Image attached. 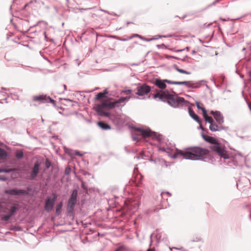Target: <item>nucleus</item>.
Instances as JSON below:
<instances>
[{
  "label": "nucleus",
  "instance_id": "nucleus-1",
  "mask_svg": "<svg viewBox=\"0 0 251 251\" xmlns=\"http://www.w3.org/2000/svg\"><path fill=\"white\" fill-rule=\"evenodd\" d=\"M209 153V151L208 149L194 147L185 151L176 149L175 152L173 154L169 153L168 155L173 158L180 157L185 159L199 160L203 159V157Z\"/></svg>",
  "mask_w": 251,
  "mask_h": 251
},
{
  "label": "nucleus",
  "instance_id": "nucleus-2",
  "mask_svg": "<svg viewBox=\"0 0 251 251\" xmlns=\"http://www.w3.org/2000/svg\"><path fill=\"white\" fill-rule=\"evenodd\" d=\"M161 94L157 93L155 94L153 98L155 99L158 98L159 100L164 102H167L170 106L177 108L183 103H185L187 101L183 97H180L174 91L171 93L169 91L166 90L161 91Z\"/></svg>",
  "mask_w": 251,
  "mask_h": 251
},
{
  "label": "nucleus",
  "instance_id": "nucleus-3",
  "mask_svg": "<svg viewBox=\"0 0 251 251\" xmlns=\"http://www.w3.org/2000/svg\"><path fill=\"white\" fill-rule=\"evenodd\" d=\"M209 149L212 152L219 156L221 159L223 158L225 160L224 165L233 168L238 165L237 161L235 160L236 155L235 156H230L225 147L219 143V141L214 145H210Z\"/></svg>",
  "mask_w": 251,
  "mask_h": 251
},
{
  "label": "nucleus",
  "instance_id": "nucleus-4",
  "mask_svg": "<svg viewBox=\"0 0 251 251\" xmlns=\"http://www.w3.org/2000/svg\"><path fill=\"white\" fill-rule=\"evenodd\" d=\"M133 128L136 131L141 133V135L144 137H151L153 139L157 140L159 142H160L161 138L160 137V135H158L155 132L152 131L149 128L143 129L141 127H134Z\"/></svg>",
  "mask_w": 251,
  "mask_h": 251
},
{
  "label": "nucleus",
  "instance_id": "nucleus-5",
  "mask_svg": "<svg viewBox=\"0 0 251 251\" xmlns=\"http://www.w3.org/2000/svg\"><path fill=\"white\" fill-rule=\"evenodd\" d=\"M78 191L75 189L72 191L70 197L67 203V211L70 213L73 212L76 203Z\"/></svg>",
  "mask_w": 251,
  "mask_h": 251
},
{
  "label": "nucleus",
  "instance_id": "nucleus-6",
  "mask_svg": "<svg viewBox=\"0 0 251 251\" xmlns=\"http://www.w3.org/2000/svg\"><path fill=\"white\" fill-rule=\"evenodd\" d=\"M206 82L204 80H201L199 81H176V85H184L188 88L197 89L201 87V83Z\"/></svg>",
  "mask_w": 251,
  "mask_h": 251
},
{
  "label": "nucleus",
  "instance_id": "nucleus-7",
  "mask_svg": "<svg viewBox=\"0 0 251 251\" xmlns=\"http://www.w3.org/2000/svg\"><path fill=\"white\" fill-rule=\"evenodd\" d=\"M57 196L55 193L52 194V198L48 197L45 201V209L48 212L52 210Z\"/></svg>",
  "mask_w": 251,
  "mask_h": 251
},
{
  "label": "nucleus",
  "instance_id": "nucleus-8",
  "mask_svg": "<svg viewBox=\"0 0 251 251\" xmlns=\"http://www.w3.org/2000/svg\"><path fill=\"white\" fill-rule=\"evenodd\" d=\"M151 90V87L147 85L146 83H144L137 87V92L135 94L139 96H143L148 94Z\"/></svg>",
  "mask_w": 251,
  "mask_h": 251
},
{
  "label": "nucleus",
  "instance_id": "nucleus-9",
  "mask_svg": "<svg viewBox=\"0 0 251 251\" xmlns=\"http://www.w3.org/2000/svg\"><path fill=\"white\" fill-rule=\"evenodd\" d=\"M4 193L12 196H21L28 195V192L27 191L24 189H18L16 188L12 189L5 190L4 191Z\"/></svg>",
  "mask_w": 251,
  "mask_h": 251
},
{
  "label": "nucleus",
  "instance_id": "nucleus-10",
  "mask_svg": "<svg viewBox=\"0 0 251 251\" xmlns=\"http://www.w3.org/2000/svg\"><path fill=\"white\" fill-rule=\"evenodd\" d=\"M116 107V103L114 101H103L101 103L98 104L96 108H100V109L110 110Z\"/></svg>",
  "mask_w": 251,
  "mask_h": 251
},
{
  "label": "nucleus",
  "instance_id": "nucleus-11",
  "mask_svg": "<svg viewBox=\"0 0 251 251\" xmlns=\"http://www.w3.org/2000/svg\"><path fill=\"white\" fill-rule=\"evenodd\" d=\"M209 128L212 132L220 131L222 130H227L228 129V126H223L218 123L216 124L214 122L210 125Z\"/></svg>",
  "mask_w": 251,
  "mask_h": 251
},
{
  "label": "nucleus",
  "instance_id": "nucleus-12",
  "mask_svg": "<svg viewBox=\"0 0 251 251\" xmlns=\"http://www.w3.org/2000/svg\"><path fill=\"white\" fill-rule=\"evenodd\" d=\"M210 113L214 117L218 124L222 125L224 123V118L220 111L211 110Z\"/></svg>",
  "mask_w": 251,
  "mask_h": 251
},
{
  "label": "nucleus",
  "instance_id": "nucleus-13",
  "mask_svg": "<svg viewBox=\"0 0 251 251\" xmlns=\"http://www.w3.org/2000/svg\"><path fill=\"white\" fill-rule=\"evenodd\" d=\"M40 163L38 161H36L34 164L32 171L30 173V179H34L37 176L39 172V166Z\"/></svg>",
  "mask_w": 251,
  "mask_h": 251
},
{
  "label": "nucleus",
  "instance_id": "nucleus-14",
  "mask_svg": "<svg viewBox=\"0 0 251 251\" xmlns=\"http://www.w3.org/2000/svg\"><path fill=\"white\" fill-rule=\"evenodd\" d=\"M201 136L203 139L207 142L210 143L211 145H214L218 141V140L214 137L207 135L203 133H201Z\"/></svg>",
  "mask_w": 251,
  "mask_h": 251
},
{
  "label": "nucleus",
  "instance_id": "nucleus-15",
  "mask_svg": "<svg viewBox=\"0 0 251 251\" xmlns=\"http://www.w3.org/2000/svg\"><path fill=\"white\" fill-rule=\"evenodd\" d=\"M153 83L161 89H164L167 86L164 79L161 80L158 78H156L154 80Z\"/></svg>",
  "mask_w": 251,
  "mask_h": 251
},
{
  "label": "nucleus",
  "instance_id": "nucleus-16",
  "mask_svg": "<svg viewBox=\"0 0 251 251\" xmlns=\"http://www.w3.org/2000/svg\"><path fill=\"white\" fill-rule=\"evenodd\" d=\"M189 114L190 117L196 121L198 124H201V120L197 114H196L194 111L191 108L188 109Z\"/></svg>",
  "mask_w": 251,
  "mask_h": 251
},
{
  "label": "nucleus",
  "instance_id": "nucleus-17",
  "mask_svg": "<svg viewBox=\"0 0 251 251\" xmlns=\"http://www.w3.org/2000/svg\"><path fill=\"white\" fill-rule=\"evenodd\" d=\"M97 124L98 126L103 130H108L111 128L109 124L103 121H100Z\"/></svg>",
  "mask_w": 251,
  "mask_h": 251
},
{
  "label": "nucleus",
  "instance_id": "nucleus-18",
  "mask_svg": "<svg viewBox=\"0 0 251 251\" xmlns=\"http://www.w3.org/2000/svg\"><path fill=\"white\" fill-rule=\"evenodd\" d=\"M66 153L70 155L72 157H75L76 155L82 156V154H81L79 151H73L72 150L68 149L67 150H65Z\"/></svg>",
  "mask_w": 251,
  "mask_h": 251
},
{
  "label": "nucleus",
  "instance_id": "nucleus-19",
  "mask_svg": "<svg viewBox=\"0 0 251 251\" xmlns=\"http://www.w3.org/2000/svg\"><path fill=\"white\" fill-rule=\"evenodd\" d=\"M46 95H39L34 96L33 97V101H39L42 103H46Z\"/></svg>",
  "mask_w": 251,
  "mask_h": 251
},
{
  "label": "nucleus",
  "instance_id": "nucleus-20",
  "mask_svg": "<svg viewBox=\"0 0 251 251\" xmlns=\"http://www.w3.org/2000/svg\"><path fill=\"white\" fill-rule=\"evenodd\" d=\"M139 207V203L137 201H132L130 202L128 205V208L130 210H133L134 211L136 210Z\"/></svg>",
  "mask_w": 251,
  "mask_h": 251
},
{
  "label": "nucleus",
  "instance_id": "nucleus-21",
  "mask_svg": "<svg viewBox=\"0 0 251 251\" xmlns=\"http://www.w3.org/2000/svg\"><path fill=\"white\" fill-rule=\"evenodd\" d=\"M95 110L100 115H104L106 117H109L110 116V113L104 111L103 109H100V108H96Z\"/></svg>",
  "mask_w": 251,
  "mask_h": 251
},
{
  "label": "nucleus",
  "instance_id": "nucleus-22",
  "mask_svg": "<svg viewBox=\"0 0 251 251\" xmlns=\"http://www.w3.org/2000/svg\"><path fill=\"white\" fill-rule=\"evenodd\" d=\"M15 156L18 159H22L24 156L23 151L21 150H17L15 152Z\"/></svg>",
  "mask_w": 251,
  "mask_h": 251
},
{
  "label": "nucleus",
  "instance_id": "nucleus-23",
  "mask_svg": "<svg viewBox=\"0 0 251 251\" xmlns=\"http://www.w3.org/2000/svg\"><path fill=\"white\" fill-rule=\"evenodd\" d=\"M18 209V205L17 204H14L10 209V211L9 214H10L11 216H13V215L15 214Z\"/></svg>",
  "mask_w": 251,
  "mask_h": 251
},
{
  "label": "nucleus",
  "instance_id": "nucleus-24",
  "mask_svg": "<svg viewBox=\"0 0 251 251\" xmlns=\"http://www.w3.org/2000/svg\"><path fill=\"white\" fill-rule=\"evenodd\" d=\"M203 116L205 122H208L210 124H212V123L214 122L213 118L207 115V111L206 112V114L203 115Z\"/></svg>",
  "mask_w": 251,
  "mask_h": 251
},
{
  "label": "nucleus",
  "instance_id": "nucleus-25",
  "mask_svg": "<svg viewBox=\"0 0 251 251\" xmlns=\"http://www.w3.org/2000/svg\"><path fill=\"white\" fill-rule=\"evenodd\" d=\"M7 156V153L6 151L1 148H0V158H5Z\"/></svg>",
  "mask_w": 251,
  "mask_h": 251
},
{
  "label": "nucleus",
  "instance_id": "nucleus-26",
  "mask_svg": "<svg viewBox=\"0 0 251 251\" xmlns=\"http://www.w3.org/2000/svg\"><path fill=\"white\" fill-rule=\"evenodd\" d=\"M62 202H60L59 203H58L56 207V210H55V213L57 215H59L61 213V209L62 207Z\"/></svg>",
  "mask_w": 251,
  "mask_h": 251
},
{
  "label": "nucleus",
  "instance_id": "nucleus-27",
  "mask_svg": "<svg viewBox=\"0 0 251 251\" xmlns=\"http://www.w3.org/2000/svg\"><path fill=\"white\" fill-rule=\"evenodd\" d=\"M125 99L124 98V97H120L118 100H115V102L116 103V106H119V104L121 103L126 102Z\"/></svg>",
  "mask_w": 251,
  "mask_h": 251
},
{
  "label": "nucleus",
  "instance_id": "nucleus-28",
  "mask_svg": "<svg viewBox=\"0 0 251 251\" xmlns=\"http://www.w3.org/2000/svg\"><path fill=\"white\" fill-rule=\"evenodd\" d=\"M175 68L176 69V70L180 73H182V74H187V75H189L190 74V72H187L184 70H183V69H179L178 68L176 65H175Z\"/></svg>",
  "mask_w": 251,
  "mask_h": 251
},
{
  "label": "nucleus",
  "instance_id": "nucleus-29",
  "mask_svg": "<svg viewBox=\"0 0 251 251\" xmlns=\"http://www.w3.org/2000/svg\"><path fill=\"white\" fill-rule=\"evenodd\" d=\"M196 104L197 106V107L198 109H201L203 115L206 114V110L205 108L201 107L200 105V103L198 101H196Z\"/></svg>",
  "mask_w": 251,
  "mask_h": 251
},
{
  "label": "nucleus",
  "instance_id": "nucleus-30",
  "mask_svg": "<svg viewBox=\"0 0 251 251\" xmlns=\"http://www.w3.org/2000/svg\"><path fill=\"white\" fill-rule=\"evenodd\" d=\"M105 97V96H104V94H103V93L100 92L96 95L95 99L96 100H101Z\"/></svg>",
  "mask_w": 251,
  "mask_h": 251
},
{
  "label": "nucleus",
  "instance_id": "nucleus-31",
  "mask_svg": "<svg viewBox=\"0 0 251 251\" xmlns=\"http://www.w3.org/2000/svg\"><path fill=\"white\" fill-rule=\"evenodd\" d=\"M51 103L53 104H55V101L52 99L50 96H47L46 103Z\"/></svg>",
  "mask_w": 251,
  "mask_h": 251
},
{
  "label": "nucleus",
  "instance_id": "nucleus-32",
  "mask_svg": "<svg viewBox=\"0 0 251 251\" xmlns=\"http://www.w3.org/2000/svg\"><path fill=\"white\" fill-rule=\"evenodd\" d=\"M45 165L46 169H49L50 167L51 162L49 158H46L45 162Z\"/></svg>",
  "mask_w": 251,
  "mask_h": 251
},
{
  "label": "nucleus",
  "instance_id": "nucleus-33",
  "mask_svg": "<svg viewBox=\"0 0 251 251\" xmlns=\"http://www.w3.org/2000/svg\"><path fill=\"white\" fill-rule=\"evenodd\" d=\"M11 217V216L8 214L7 215H4L3 217H2L1 219V220L4 221H7L8 220H9V219Z\"/></svg>",
  "mask_w": 251,
  "mask_h": 251
},
{
  "label": "nucleus",
  "instance_id": "nucleus-34",
  "mask_svg": "<svg viewBox=\"0 0 251 251\" xmlns=\"http://www.w3.org/2000/svg\"><path fill=\"white\" fill-rule=\"evenodd\" d=\"M10 230L15 231H21L22 227L20 226H12L11 227Z\"/></svg>",
  "mask_w": 251,
  "mask_h": 251
},
{
  "label": "nucleus",
  "instance_id": "nucleus-35",
  "mask_svg": "<svg viewBox=\"0 0 251 251\" xmlns=\"http://www.w3.org/2000/svg\"><path fill=\"white\" fill-rule=\"evenodd\" d=\"M132 90L131 89H126L122 90V93H125L126 95H132Z\"/></svg>",
  "mask_w": 251,
  "mask_h": 251
},
{
  "label": "nucleus",
  "instance_id": "nucleus-36",
  "mask_svg": "<svg viewBox=\"0 0 251 251\" xmlns=\"http://www.w3.org/2000/svg\"><path fill=\"white\" fill-rule=\"evenodd\" d=\"M71 172V168L70 166H67L65 170V174L66 175H69Z\"/></svg>",
  "mask_w": 251,
  "mask_h": 251
},
{
  "label": "nucleus",
  "instance_id": "nucleus-37",
  "mask_svg": "<svg viewBox=\"0 0 251 251\" xmlns=\"http://www.w3.org/2000/svg\"><path fill=\"white\" fill-rule=\"evenodd\" d=\"M132 38V36H130L127 38H123L119 37H117V40H118L119 41H128V40L131 39Z\"/></svg>",
  "mask_w": 251,
  "mask_h": 251
},
{
  "label": "nucleus",
  "instance_id": "nucleus-38",
  "mask_svg": "<svg viewBox=\"0 0 251 251\" xmlns=\"http://www.w3.org/2000/svg\"><path fill=\"white\" fill-rule=\"evenodd\" d=\"M139 38L144 41H148V42H149V41H151L152 40H155L157 38H151V39H148V38H145L143 36H139Z\"/></svg>",
  "mask_w": 251,
  "mask_h": 251
},
{
  "label": "nucleus",
  "instance_id": "nucleus-39",
  "mask_svg": "<svg viewBox=\"0 0 251 251\" xmlns=\"http://www.w3.org/2000/svg\"><path fill=\"white\" fill-rule=\"evenodd\" d=\"M13 170H14L11 168H9V169L2 168V173H9L12 172Z\"/></svg>",
  "mask_w": 251,
  "mask_h": 251
},
{
  "label": "nucleus",
  "instance_id": "nucleus-40",
  "mask_svg": "<svg viewBox=\"0 0 251 251\" xmlns=\"http://www.w3.org/2000/svg\"><path fill=\"white\" fill-rule=\"evenodd\" d=\"M151 92H156L155 94H156L157 93H159V94H161V91L162 90H160V91H159L158 90H157L156 88H155L154 86L153 87H151Z\"/></svg>",
  "mask_w": 251,
  "mask_h": 251
},
{
  "label": "nucleus",
  "instance_id": "nucleus-41",
  "mask_svg": "<svg viewBox=\"0 0 251 251\" xmlns=\"http://www.w3.org/2000/svg\"><path fill=\"white\" fill-rule=\"evenodd\" d=\"M164 81H165V83L167 82L168 84H175L176 85V81H172L168 79H164Z\"/></svg>",
  "mask_w": 251,
  "mask_h": 251
},
{
  "label": "nucleus",
  "instance_id": "nucleus-42",
  "mask_svg": "<svg viewBox=\"0 0 251 251\" xmlns=\"http://www.w3.org/2000/svg\"><path fill=\"white\" fill-rule=\"evenodd\" d=\"M160 150L162 151H165V152H166L169 153L170 149L169 148H166L164 147H162V148H160Z\"/></svg>",
  "mask_w": 251,
  "mask_h": 251
},
{
  "label": "nucleus",
  "instance_id": "nucleus-43",
  "mask_svg": "<svg viewBox=\"0 0 251 251\" xmlns=\"http://www.w3.org/2000/svg\"><path fill=\"white\" fill-rule=\"evenodd\" d=\"M125 249V248L124 246H120L118 248H117L114 251H124Z\"/></svg>",
  "mask_w": 251,
  "mask_h": 251
},
{
  "label": "nucleus",
  "instance_id": "nucleus-44",
  "mask_svg": "<svg viewBox=\"0 0 251 251\" xmlns=\"http://www.w3.org/2000/svg\"><path fill=\"white\" fill-rule=\"evenodd\" d=\"M8 178L4 176H0V181H6Z\"/></svg>",
  "mask_w": 251,
  "mask_h": 251
},
{
  "label": "nucleus",
  "instance_id": "nucleus-45",
  "mask_svg": "<svg viewBox=\"0 0 251 251\" xmlns=\"http://www.w3.org/2000/svg\"><path fill=\"white\" fill-rule=\"evenodd\" d=\"M189 49H190V48H189V47H186V48H185V49H180V50H177L176 51H177V52H180V51H182L185 50H186V51H189Z\"/></svg>",
  "mask_w": 251,
  "mask_h": 251
},
{
  "label": "nucleus",
  "instance_id": "nucleus-46",
  "mask_svg": "<svg viewBox=\"0 0 251 251\" xmlns=\"http://www.w3.org/2000/svg\"><path fill=\"white\" fill-rule=\"evenodd\" d=\"M124 98L125 99V100L126 101V102H127L131 98V96H126V97H124Z\"/></svg>",
  "mask_w": 251,
  "mask_h": 251
},
{
  "label": "nucleus",
  "instance_id": "nucleus-47",
  "mask_svg": "<svg viewBox=\"0 0 251 251\" xmlns=\"http://www.w3.org/2000/svg\"><path fill=\"white\" fill-rule=\"evenodd\" d=\"M91 8H79L78 10L80 12H83V11L85 10H88L91 9Z\"/></svg>",
  "mask_w": 251,
  "mask_h": 251
},
{
  "label": "nucleus",
  "instance_id": "nucleus-48",
  "mask_svg": "<svg viewBox=\"0 0 251 251\" xmlns=\"http://www.w3.org/2000/svg\"><path fill=\"white\" fill-rule=\"evenodd\" d=\"M155 238H156L157 240V243H158L159 242V240H160V238L161 237V235L159 234H157V235H155Z\"/></svg>",
  "mask_w": 251,
  "mask_h": 251
},
{
  "label": "nucleus",
  "instance_id": "nucleus-49",
  "mask_svg": "<svg viewBox=\"0 0 251 251\" xmlns=\"http://www.w3.org/2000/svg\"><path fill=\"white\" fill-rule=\"evenodd\" d=\"M132 140L134 141H138V137L137 136H132Z\"/></svg>",
  "mask_w": 251,
  "mask_h": 251
},
{
  "label": "nucleus",
  "instance_id": "nucleus-50",
  "mask_svg": "<svg viewBox=\"0 0 251 251\" xmlns=\"http://www.w3.org/2000/svg\"><path fill=\"white\" fill-rule=\"evenodd\" d=\"M212 24V23H210V24H206V23L204 24L203 26L204 27H209L210 26V25Z\"/></svg>",
  "mask_w": 251,
  "mask_h": 251
},
{
  "label": "nucleus",
  "instance_id": "nucleus-51",
  "mask_svg": "<svg viewBox=\"0 0 251 251\" xmlns=\"http://www.w3.org/2000/svg\"><path fill=\"white\" fill-rule=\"evenodd\" d=\"M152 237H153V234H151L150 236V246H151V245L152 243Z\"/></svg>",
  "mask_w": 251,
  "mask_h": 251
},
{
  "label": "nucleus",
  "instance_id": "nucleus-52",
  "mask_svg": "<svg viewBox=\"0 0 251 251\" xmlns=\"http://www.w3.org/2000/svg\"><path fill=\"white\" fill-rule=\"evenodd\" d=\"M201 240V239L200 238H197L195 240H192V242H199Z\"/></svg>",
  "mask_w": 251,
  "mask_h": 251
},
{
  "label": "nucleus",
  "instance_id": "nucleus-53",
  "mask_svg": "<svg viewBox=\"0 0 251 251\" xmlns=\"http://www.w3.org/2000/svg\"><path fill=\"white\" fill-rule=\"evenodd\" d=\"M200 129H201L202 131H204L205 130L204 128L202 126V124H200V126L199 127Z\"/></svg>",
  "mask_w": 251,
  "mask_h": 251
},
{
  "label": "nucleus",
  "instance_id": "nucleus-54",
  "mask_svg": "<svg viewBox=\"0 0 251 251\" xmlns=\"http://www.w3.org/2000/svg\"><path fill=\"white\" fill-rule=\"evenodd\" d=\"M101 93H103V94H104V96L106 97V95L108 94V91L107 89H105L103 92Z\"/></svg>",
  "mask_w": 251,
  "mask_h": 251
},
{
  "label": "nucleus",
  "instance_id": "nucleus-55",
  "mask_svg": "<svg viewBox=\"0 0 251 251\" xmlns=\"http://www.w3.org/2000/svg\"><path fill=\"white\" fill-rule=\"evenodd\" d=\"M140 64V63H132V64H131L130 66H138Z\"/></svg>",
  "mask_w": 251,
  "mask_h": 251
},
{
  "label": "nucleus",
  "instance_id": "nucleus-56",
  "mask_svg": "<svg viewBox=\"0 0 251 251\" xmlns=\"http://www.w3.org/2000/svg\"><path fill=\"white\" fill-rule=\"evenodd\" d=\"M81 187L84 189H86V188L85 187V184H84V183L83 182H82L81 183Z\"/></svg>",
  "mask_w": 251,
  "mask_h": 251
},
{
  "label": "nucleus",
  "instance_id": "nucleus-57",
  "mask_svg": "<svg viewBox=\"0 0 251 251\" xmlns=\"http://www.w3.org/2000/svg\"><path fill=\"white\" fill-rule=\"evenodd\" d=\"M164 46V44H162L161 45H157L156 46L158 48H161L162 47Z\"/></svg>",
  "mask_w": 251,
  "mask_h": 251
},
{
  "label": "nucleus",
  "instance_id": "nucleus-58",
  "mask_svg": "<svg viewBox=\"0 0 251 251\" xmlns=\"http://www.w3.org/2000/svg\"><path fill=\"white\" fill-rule=\"evenodd\" d=\"M167 58H176L177 59V58L176 57H175L174 56H169V55H167V57H166Z\"/></svg>",
  "mask_w": 251,
  "mask_h": 251
},
{
  "label": "nucleus",
  "instance_id": "nucleus-59",
  "mask_svg": "<svg viewBox=\"0 0 251 251\" xmlns=\"http://www.w3.org/2000/svg\"><path fill=\"white\" fill-rule=\"evenodd\" d=\"M85 121L88 123H91V120L90 119H86Z\"/></svg>",
  "mask_w": 251,
  "mask_h": 251
},
{
  "label": "nucleus",
  "instance_id": "nucleus-60",
  "mask_svg": "<svg viewBox=\"0 0 251 251\" xmlns=\"http://www.w3.org/2000/svg\"><path fill=\"white\" fill-rule=\"evenodd\" d=\"M220 0H215L214 2H213V4H215L219 2Z\"/></svg>",
  "mask_w": 251,
  "mask_h": 251
},
{
  "label": "nucleus",
  "instance_id": "nucleus-61",
  "mask_svg": "<svg viewBox=\"0 0 251 251\" xmlns=\"http://www.w3.org/2000/svg\"><path fill=\"white\" fill-rule=\"evenodd\" d=\"M132 38L134 37H138L139 38V36H141L139 34H135L133 35H132Z\"/></svg>",
  "mask_w": 251,
  "mask_h": 251
},
{
  "label": "nucleus",
  "instance_id": "nucleus-62",
  "mask_svg": "<svg viewBox=\"0 0 251 251\" xmlns=\"http://www.w3.org/2000/svg\"><path fill=\"white\" fill-rule=\"evenodd\" d=\"M249 218L251 221V211L250 212V213L249 215Z\"/></svg>",
  "mask_w": 251,
  "mask_h": 251
},
{
  "label": "nucleus",
  "instance_id": "nucleus-63",
  "mask_svg": "<svg viewBox=\"0 0 251 251\" xmlns=\"http://www.w3.org/2000/svg\"><path fill=\"white\" fill-rule=\"evenodd\" d=\"M248 74L251 79V71L249 72Z\"/></svg>",
  "mask_w": 251,
  "mask_h": 251
},
{
  "label": "nucleus",
  "instance_id": "nucleus-64",
  "mask_svg": "<svg viewBox=\"0 0 251 251\" xmlns=\"http://www.w3.org/2000/svg\"><path fill=\"white\" fill-rule=\"evenodd\" d=\"M147 251H154V250L151 249H148Z\"/></svg>",
  "mask_w": 251,
  "mask_h": 251
}]
</instances>
